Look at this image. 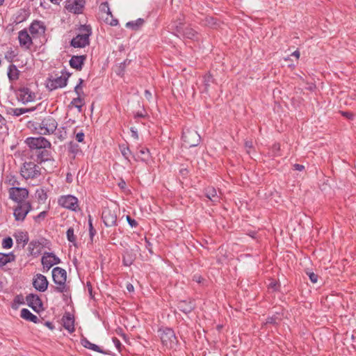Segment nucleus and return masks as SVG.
<instances>
[{"mask_svg":"<svg viewBox=\"0 0 356 356\" xmlns=\"http://www.w3.org/2000/svg\"><path fill=\"white\" fill-rule=\"evenodd\" d=\"M52 277L54 282L56 285L54 290L58 293H63L65 297V293L69 291V286L66 284L67 273L65 270L60 267H56L52 270Z\"/></svg>","mask_w":356,"mask_h":356,"instance_id":"nucleus-1","label":"nucleus"},{"mask_svg":"<svg viewBox=\"0 0 356 356\" xmlns=\"http://www.w3.org/2000/svg\"><path fill=\"white\" fill-rule=\"evenodd\" d=\"M91 35L90 26L83 25L79 29V33L71 41V45L74 47L83 48L90 43L89 37Z\"/></svg>","mask_w":356,"mask_h":356,"instance_id":"nucleus-2","label":"nucleus"},{"mask_svg":"<svg viewBox=\"0 0 356 356\" xmlns=\"http://www.w3.org/2000/svg\"><path fill=\"white\" fill-rule=\"evenodd\" d=\"M58 127V123L54 118L51 116L44 118L40 123L35 127V131L40 135H47L53 134Z\"/></svg>","mask_w":356,"mask_h":356,"instance_id":"nucleus-3","label":"nucleus"},{"mask_svg":"<svg viewBox=\"0 0 356 356\" xmlns=\"http://www.w3.org/2000/svg\"><path fill=\"white\" fill-rule=\"evenodd\" d=\"M20 172L21 175L26 179H36L41 175V168L33 162H25Z\"/></svg>","mask_w":356,"mask_h":356,"instance_id":"nucleus-4","label":"nucleus"},{"mask_svg":"<svg viewBox=\"0 0 356 356\" xmlns=\"http://www.w3.org/2000/svg\"><path fill=\"white\" fill-rule=\"evenodd\" d=\"M183 140L186 147L197 146L200 141V136L197 131L193 129H186L184 130L182 135Z\"/></svg>","mask_w":356,"mask_h":356,"instance_id":"nucleus-5","label":"nucleus"},{"mask_svg":"<svg viewBox=\"0 0 356 356\" xmlns=\"http://www.w3.org/2000/svg\"><path fill=\"white\" fill-rule=\"evenodd\" d=\"M8 193L9 197L17 204L28 202L26 199L28 197L29 191L25 188L12 187L9 189Z\"/></svg>","mask_w":356,"mask_h":356,"instance_id":"nucleus-6","label":"nucleus"},{"mask_svg":"<svg viewBox=\"0 0 356 356\" xmlns=\"http://www.w3.org/2000/svg\"><path fill=\"white\" fill-rule=\"evenodd\" d=\"M161 340L165 346L172 348L177 343L174 331L170 328L160 329L159 330Z\"/></svg>","mask_w":356,"mask_h":356,"instance_id":"nucleus-7","label":"nucleus"},{"mask_svg":"<svg viewBox=\"0 0 356 356\" xmlns=\"http://www.w3.org/2000/svg\"><path fill=\"white\" fill-rule=\"evenodd\" d=\"M27 145L31 148L37 150L46 149L51 146V143L44 137L28 138L26 140Z\"/></svg>","mask_w":356,"mask_h":356,"instance_id":"nucleus-8","label":"nucleus"},{"mask_svg":"<svg viewBox=\"0 0 356 356\" xmlns=\"http://www.w3.org/2000/svg\"><path fill=\"white\" fill-rule=\"evenodd\" d=\"M31 209V205L29 202L17 204V206L14 209L13 213L15 220L17 221H23Z\"/></svg>","mask_w":356,"mask_h":356,"instance_id":"nucleus-9","label":"nucleus"},{"mask_svg":"<svg viewBox=\"0 0 356 356\" xmlns=\"http://www.w3.org/2000/svg\"><path fill=\"white\" fill-rule=\"evenodd\" d=\"M106 226L112 227L116 225L117 213L115 210L111 208H105L102 211V216Z\"/></svg>","mask_w":356,"mask_h":356,"instance_id":"nucleus-10","label":"nucleus"},{"mask_svg":"<svg viewBox=\"0 0 356 356\" xmlns=\"http://www.w3.org/2000/svg\"><path fill=\"white\" fill-rule=\"evenodd\" d=\"M58 204L63 207L75 211L78 207V200L72 195H65L59 198Z\"/></svg>","mask_w":356,"mask_h":356,"instance_id":"nucleus-11","label":"nucleus"},{"mask_svg":"<svg viewBox=\"0 0 356 356\" xmlns=\"http://www.w3.org/2000/svg\"><path fill=\"white\" fill-rule=\"evenodd\" d=\"M60 262V259L51 252H44L42 257V264L47 270H49L54 265Z\"/></svg>","mask_w":356,"mask_h":356,"instance_id":"nucleus-12","label":"nucleus"},{"mask_svg":"<svg viewBox=\"0 0 356 356\" xmlns=\"http://www.w3.org/2000/svg\"><path fill=\"white\" fill-rule=\"evenodd\" d=\"M84 5L85 0H68L65 8L69 12L80 14L83 11Z\"/></svg>","mask_w":356,"mask_h":356,"instance_id":"nucleus-13","label":"nucleus"},{"mask_svg":"<svg viewBox=\"0 0 356 356\" xmlns=\"http://www.w3.org/2000/svg\"><path fill=\"white\" fill-rule=\"evenodd\" d=\"M18 99L24 104L33 102L35 98V95L28 88H21L17 92Z\"/></svg>","mask_w":356,"mask_h":356,"instance_id":"nucleus-14","label":"nucleus"},{"mask_svg":"<svg viewBox=\"0 0 356 356\" xmlns=\"http://www.w3.org/2000/svg\"><path fill=\"white\" fill-rule=\"evenodd\" d=\"M48 284L49 282L47 277L42 274H37L33 280L34 288L41 292H44L47 290Z\"/></svg>","mask_w":356,"mask_h":356,"instance_id":"nucleus-15","label":"nucleus"},{"mask_svg":"<svg viewBox=\"0 0 356 356\" xmlns=\"http://www.w3.org/2000/svg\"><path fill=\"white\" fill-rule=\"evenodd\" d=\"M26 300L29 307H31L35 312H38L42 308V300L39 298L38 295H35L33 293L29 294Z\"/></svg>","mask_w":356,"mask_h":356,"instance_id":"nucleus-16","label":"nucleus"},{"mask_svg":"<svg viewBox=\"0 0 356 356\" xmlns=\"http://www.w3.org/2000/svg\"><path fill=\"white\" fill-rule=\"evenodd\" d=\"M69 74L61 75L59 77L50 80L47 84V87L51 90H55L58 88H63L67 85Z\"/></svg>","mask_w":356,"mask_h":356,"instance_id":"nucleus-17","label":"nucleus"},{"mask_svg":"<svg viewBox=\"0 0 356 356\" xmlns=\"http://www.w3.org/2000/svg\"><path fill=\"white\" fill-rule=\"evenodd\" d=\"M19 44L25 49H28L32 44V39L26 29L22 30L18 33Z\"/></svg>","mask_w":356,"mask_h":356,"instance_id":"nucleus-18","label":"nucleus"},{"mask_svg":"<svg viewBox=\"0 0 356 356\" xmlns=\"http://www.w3.org/2000/svg\"><path fill=\"white\" fill-rule=\"evenodd\" d=\"M44 30L42 23L38 21L33 22L29 27V31L33 37L44 33Z\"/></svg>","mask_w":356,"mask_h":356,"instance_id":"nucleus-19","label":"nucleus"},{"mask_svg":"<svg viewBox=\"0 0 356 356\" xmlns=\"http://www.w3.org/2000/svg\"><path fill=\"white\" fill-rule=\"evenodd\" d=\"M177 31L179 33H182L183 35L186 38L193 40H196L199 39V35H198L197 32H196L191 28L187 27L184 30H182V28L177 26Z\"/></svg>","mask_w":356,"mask_h":356,"instance_id":"nucleus-20","label":"nucleus"},{"mask_svg":"<svg viewBox=\"0 0 356 356\" xmlns=\"http://www.w3.org/2000/svg\"><path fill=\"white\" fill-rule=\"evenodd\" d=\"M205 195L213 203L216 204L220 202V196L216 189L213 187H208L205 189Z\"/></svg>","mask_w":356,"mask_h":356,"instance_id":"nucleus-21","label":"nucleus"},{"mask_svg":"<svg viewBox=\"0 0 356 356\" xmlns=\"http://www.w3.org/2000/svg\"><path fill=\"white\" fill-rule=\"evenodd\" d=\"M35 154L37 156V161L40 163H44L46 161H54L50 158L49 152L46 149L37 150V152H35Z\"/></svg>","mask_w":356,"mask_h":356,"instance_id":"nucleus-22","label":"nucleus"},{"mask_svg":"<svg viewBox=\"0 0 356 356\" xmlns=\"http://www.w3.org/2000/svg\"><path fill=\"white\" fill-rule=\"evenodd\" d=\"M178 308L182 312L187 314L190 313L195 308V304L191 300H181L178 304Z\"/></svg>","mask_w":356,"mask_h":356,"instance_id":"nucleus-23","label":"nucleus"},{"mask_svg":"<svg viewBox=\"0 0 356 356\" xmlns=\"http://www.w3.org/2000/svg\"><path fill=\"white\" fill-rule=\"evenodd\" d=\"M62 321L63 327L70 332H73L74 331V318L70 314L63 316Z\"/></svg>","mask_w":356,"mask_h":356,"instance_id":"nucleus-24","label":"nucleus"},{"mask_svg":"<svg viewBox=\"0 0 356 356\" xmlns=\"http://www.w3.org/2000/svg\"><path fill=\"white\" fill-rule=\"evenodd\" d=\"M84 60V56H74L70 60V66L76 70H81Z\"/></svg>","mask_w":356,"mask_h":356,"instance_id":"nucleus-25","label":"nucleus"},{"mask_svg":"<svg viewBox=\"0 0 356 356\" xmlns=\"http://www.w3.org/2000/svg\"><path fill=\"white\" fill-rule=\"evenodd\" d=\"M21 317L26 321H29L37 323L39 322V318L34 314H33L28 309H22L21 310Z\"/></svg>","mask_w":356,"mask_h":356,"instance_id":"nucleus-26","label":"nucleus"},{"mask_svg":"<svg viewBox=\"0 0 356 356\" xmlns=\"http://www.w3.org/2000/svg\"><path fill=\"white\" fill-rule=\"evenodd\" d=\"M19 71L15 65H10L8 68V76L10 81H13L18 79Z\"/></svg>","mask_w":356,"mask_h":356,"instance_id":"nucleus-27","label":"nucleus"},{"mask_svg":"<svg viewBox=\"0 0 356 356\" xmlns=\"http://www.w3.org/2000/svg\"><path fill=\"white\" fill-rule=\"evenodd\" d=\"M81 344L88 349L92 350L98 353H103L102 350L97 345L92 343L87 339L84 338L81 339Z\"/></svg>","mask_w":356,"mask_h":356,"instance_id":"nucleus-28","label":"nucleus"},{"mask_svg":"<svg viewBox=\"0 0 356 356\" xmlns=\"http://www.w3.org/2000/svg\"><path fill=\"white\" fill-rule=\"evenodd\" d=\"M17 243L19 244H22V246H24L29 241L28 236L26 233L22 232H18L15 235Z\"/></svg>","mask_w":356,"mask_h":356,"instance_id":"nucleus-29","label":"nucleus"},{"mask_svg":"<svg viewBox=\"0 0 356 356\" xmlns=\"http://www.w3.org/2000/svg\"><path fill=\"white\" fill-rule=\"evenodd\" d=\"M29 248L30 249V252L32 255H36L39 254L40 250V243L37 241H31L29 243Z\"/></svg>","mask_w":356,"mask_h":356,"instance_id":"nucleus-30","label":"nucleus"},{"mask_svg":"<svg viewBox=\"0 0 356 356\" xmlns=\"http://www.w3.org/2000/svg\"><path fill=\"white\" fill-rule=\"evenodd\" d=\"M137 156L143 161H147L150 156L149 149L147 148L142 147L137 154Z\"/></svg>","mask_w":356,"mask_h":356,"instance_id":"nucleus-31","label":"nucleus"},{"mask_svg":"<svg viewBox=\"0 0 356 356\" xmlns=\"http://www.w3.org/2000/svg\"><path fill=\"white\" fill-rule=\"evenodd\" d=\"M143 22L144 21L142 19H138L135 22H129L126 24V27L131 28L134 30H137L142 26Z\"/></svg>","mask_w":356,"mask_h":356,"instance_id":"nucleus-32","label":"nucleus"},{"mask_svg":"<svg viewBox=\"0 0 356 356\" xmlns=\"http://www.w3.org/2000/svg\"><path fill=\"white\" fill-rule=\"evenodd\" d=\"M13 259L14 257L13 254L0 253V266H3Z\"/></svg>","mask_w":356,"mask_h":356,"instance_id":"nucleus-33","label":"nucleus"},{"mask_svg":"<svg viewBox=\"0 0 356 356\" xmlns=\"http://www.w3.org/2000/svg\"><path fill=\"white\" fill-rule=\"evenodd\" d=\"M71 104L77 108L79 111L81 112V107L83 104V99L81 98V96H77L76 98L72 99Z\"/></svg>","mask_w":356,"mask_h":356,"instance_id":"nucleus-34","label":"nucleus"},{"mask_svg":"<svg viewBox=\"0 0 356 356\" xmlns=\"http://www.w3.org/2000/svg\"><path fill=\"white\" fill-rule=\"evenodd\" d=\"M33 108L28 109V108H10V111H9V113L13 114L15 116H19L26 112H29L30 111H33Z\"/></svg>","mask_w":356,"mask_h":356,"instance_id":"nucleus-35","label":"nucleus"},{"mask_svg":"<svg viewBox=\"0 0 356 356\" xmlns=\"http://www.w3.org/2000/svg\"><path fill=\"white\" fill-rule=\"evenodd\" d=\"M203 79H204V81H203L204 84L205 86L204 90L207 92L208 90V88L210 86V83L213 81V78L211 74H207L204 75V76L203 77Z\"/></svg>","mask_w":356,"mask_h":356,"instance_id":"nucleus-36","label":"nucleus"},{"mask_svg":"<svg viewBox=\"0 0 356 356\" xmlns=\"http://www.w3.org/2000/svg\"><path fill=\"white\" fill-rule=\"evenodd\" d=\"M67 238L69 241L74 243L76 241V236L74 234V229L70 227L67 231Z\"/></svg>","mask_w":356,"mask_h":356,"instance_id":"nucleus-37","label":"nucleus"},{"mask_svg":"<svg viewBox=\"0 0 356 356\" xmlns=\"http://www.w3.org/2000/svg\"><path fill=\"white\" fill-rule=\"evenodd\" d=\"M120 152H121L122 154L123 155V156L125 159H128L129 155L131 153L129 147H127L125 145H120Z\"/></svg>","mask_w":356,"mask_h":356,"instance_id":"nucleus-38","label":"nucleus"},{"mask_svg":"<svg viewBox=\"0 0 356 356\" xmlns=\"http://www.w3.org/2000/svg\"><path fill=\"white\" fill-rule=\"evenodd\" d=\"M17 56V53L15 52V51L13 50L12 49H10V50H8L6 54H5V58L6 59H7L9 62H12L13 60L14 59V58Z\"/></svg>","mask_w":356,"mask_h":356,"instance_id":"nucleus-39","label":"nucleus"},{"mask_svg":"<svg viewBox=\"0 0 356 356\" xmlns=\"http://www.w3.org/2000/svg\"><path fill=\"white\" fill-rule=\"evenodd\" d=\"M13 246V239L10 237L5 238L2 242V247L6 249H9Z\"/></svg>","mask_w":356,"mask_h":356,"instance_id":"nucleus-40","label":"nucleus"},{"mask_svg":"<svg viewBox=\"0 0 356 356\" xmlns=\"http://www.w3.org/2000/svg\"><path fill=\"white\" fill-rule=\"evenodd\" d=\"M83 82V79H79V83L74 88V92H76L77 96H81L83 94V90H82V86H81Z\"/></svg>","mask_w":356,"mask_h":356,"instance_id":"nucleus-41","label":"nucleus"},{"mask_svg":"<svg viewBox=\"0 0 356 356\" xmlns=\"http://www.w3.org/2000/svg\"><path fill=\"white\" fill-rule=\"evenodd\" d=\"M134 261V259L132 257L128 254V252H126V255L123 257V261L125 266H130Z\"/></svg>","mask_w":356,"mask_h":356,"instance_id":"nucleus-42","label":"nucleus"},{"mask_svg":"<svg viewBox=\"0 0 356 356\" xmlns=\"http://www.w3.org/2000/svg\"><path fill=\"white\" fill-rule=\"evenodd\" d=\"M38 197L40 201L44 202L47 199V194L44 192V190H38L36 192Z\"/></svg>","mask_w":356,"mask_h":356,"instance_id":"nucleus-43","label":"nucleus"},{"mask_svg":"<svg viewBox=\"0 0 356 356\" xmlns=\"http://www.w3.org/2000/svg\"><path fill=\"white\" fill-rule=\"evenodd\" d=\"M70 150L74 154H77L79 152V147L76 144L74 143L73 142H70Z\"/></svg>","mask_w":356,"mask_h":356,"instance_id":"nucleus-44","label":"nucleus"},{"mask_svg":"<svg viewBox=\"0 0 356 356\" xmlns=\"http://www.w3.org/2000/svg\"><path fill=\"white\" fill-rule=\"evenodd\" d=\"M307 275L309 276L310 280L313 283H316L318 281V275L315 274L313 272H307Z\"/></svg>","mask_w":356,"mask_h":356,"instance_id":"nucleus-45","label":"nucleus"},{"mask_svg":"<svg viewBox=\"0 0 356 356\" xmlns=\"http://www.w3.org/2000/svg\"><path fill=\"white\" fill-rule=\"evenodd\" d=\"M47 216V211L40 212L37 216L35 217V220L37 222H40L41 220H43Z\"/></svg>","mask_w":356,"mask_h":356,"instance_id":"nucleus-46","label":"nucleus"},{"mask_svg":"<svg viewBox=\"0 0 356 356\" xmlns=\"http://www.w3.org/2000/svg\"><path fill=\"white\" fill-rule=\"evenodd\" d=\"M84 137H85V136H84V134H83V132L77 133V134H76V136H75L76 140L78 142H79V143H81V142H83V140H84Z\"/></svg>","mask_w":356,"mask_h":356,"instance_id":"nucleus-47","label":"nucleus"},{"mask_svg":"<svg viewBox=\"0 0 356 356\" xmlns=\"http://www.w3.org/2000/svg\"><path fill=\"white\" fill-rule=\"evenodd\" d=\"M340 113H341V115L343 116H344L345 118H346L349 120H352L353 118V114L352 113L347 112V111H340Z\"/></svg>","mask_w":356,"mask_h":356,"instance_id":"nucleus-48","label":"nucleus"},{"mask_svg":"<svg viewBox=\"0 0 356 356\" xmlns=\"http://www.w3.org/2000/svg\"><path fill=\"white\" fill-rule=\"evenodd\" d=\"M113 343H114V344H115V347L117 348V349H118V350H120L121 347H122V343H121V342L120 341V340H119V339H118L117 338H113Z\"/></svg>","mask_w":356,"mask_h":356,"instance_id":"nucleus-49","label":"nucleus"},{"mask_svg":"<svg viewBox=\"0 0 356 356\" xmlns=\"http://www.w3.org/2000/svg\"><path fill=\"white\" fill-rule=\"evenodd\" d=\"M127 222H129V224L131 226V227H135L137 225V222L135 220L132 219L129 216H127Z\"/></svg>","mask_w":356,"mask_h":356,"instance_id":"nucleus-50","label":"nucleus"},{"mask_svg":"<svg viewBox=\"0 0 356 356\" xmlns=\"http://www.w3.org/2000/svg\"><path fill=\"white\" fill-rule=\"evenodd\" d=\"M305 168L304 165L300 164L293 165V169L298 171H302Z\"/></svg>","mask_w":356,"mask_h":356,"instance_id":"nucleus-51","label":"nucleus"},{"mask_svg":"<svg viewBox=\"0 0 356 356\" xmlns=\"http://www.w3.org/2000/svg\"><path fill=\"white\" fill-rule=\"evenodd\" d=\"M131 136L134 138H135V139H138V135L137 131L134 130V128H131Z\"/></svg>","mask_w":356,"mask_h":356,"instance_id":"nucleus-52","label":"nucleus"},{"mask_svg":"<svg viewBox=\"0 0 356 356\" xmlns=\"http://www.w3.org/2000/svg\"><path fill=\"white\" fill-rule=\"evenodd\" d=\"M145 97L147 100L149 101L152 98V93L149 90H146L145 91Z\"/></svg>","mask_w":356,"mask_h":356,"instance_id":"nucleus-53","label":"nucleus"},{"mask_svg":"<svg viewBox=\"0 0 356 356\" xmlns=\"http://www.w3.org/2000/svg\"><path fill=\"white\" fill-rule=\"evenodd\" d=\"M127 289L129 291V292H132L134 291V286L131 284H128L127 285Z\"/></svg>","mask_w":356,"mask_h":356,"instance_id":"nucleus-54","label":"nucleus"},{"mask_svg":"<svg viewBox=\"0 0 356 356\" xmlns=\"http://www.w3.org/2000/svg\"><path fill=\"white\" fill-rule=\"evenodd\" d=\"M291 56H295L297 59H298V58H299V57H300V52H299V51H298V50H297V51H295L291 54Z\"/></svg>","mask_w":356,"mask_h":356,"instance_id":"nucleus-55","label":"nucleus"},{"mask_svg":"<svg viewBox=\"0 0 356 356\" xmlns=\"http://www.w3.org/2000/svg\"><path fill=\"white\" fill-rule=\"evenodd\" d=\"M207 21H208V23L211 24L212 26L216 24V22H214V19L213 17H210V18L207 19Z\"/></svg>","mask_w":356,"mask_h":356,"instance_id":"nucleus-56","label":"nucleus"},{"mask_svg":"<svg viewBox=\"0 0 356 356\" xmlns=\"http://www.w3.org/2000/svg\"><path fill=\"white\" fill-rule=\"evenodd\" d=\"M45 325L50 329V330H53L54 329V325L51 323L50 322H46L45 323Z\"/></svg>","mask_w":356,"mask_h":356,"instance_id":"nucleus-57","label":"nucleus"},{"mask_svg":"<svg viewBox=\"0 0 356 356\" xmlns=\"http://www.w3.org/2000/svg\"><path fill=\"white\" fill-rule=\"evenodd\" d=\"M110 25L111 26H116L118 24V20L117 19H112L110 22H108Z\"/></svg>","mask_w":356,"mask_h":356,"instance_id":"nucleus-58","label":"nucleus"},{"mask_svg":"<svg viewBox=\"0 0 356 356\" xmlns=\"http://www.w3.org/2000/svg\"><path fill=\"white\" fill-rule=\"evenodd\" d=\"M266 323H271V324L275 323V321L273 317H271V318H268Z\"/></svg>","mask_w":356,"mask_h":356,"instance_id":"nucleus-59","label":"nucleus"},{"mask_svg":"<svg viewBox=\"0 0 356 356\" xmlns=\"http://www.w3.org/2000/svg\"><path fill=\"white\" fill-rule=\"evenodd\" d=\"M270 286L272 289H275H275H277V283H275V282H271V283L270 284Z\"/></svg>","mask_w":356,"mask_h":356,"instance_id":"nucleus-60","label":"nucleus"},{"mask_svg":"<svg viewBox=\"0 0 356 356\" xmlns=\"http://www.w3.org/2000/svg\"><path fill=\"white\" fill-rule=\"evenodd\" d=\"M245 147L247 148H251L252 147V143L249 142V141L245 142Z\"/></svg>","mask_w":356,"mask_h":356,"instance_id":"nucleus-61","label":"nucleus"},{"mask_svg":"<svg viewBox=\"0 0 356 356\" xmlns=\"http://www.w3.org/2000/svg\"><path fill=\"white\" fill-rule=\"evenodd\" d=\"M49 1L54 4H58L61 1V0H49Z\"/></svg>","mask_w":356,"mask_h":356,"instance_id":"nucleus-62","label":"nucleus"},{"mask_svg":"<svg viewBox=\"0 0 356 356\" xmlns=\"http://www.w3.org/2000/svg\"><path fill=\"white\" fill-rule=\"evenodd\" d=\"M194 280L197 281V282H200V277H197V276H195Z\"/></svg>","mask_w":356,"mask_h":356,"instance_id":"nucleus-63","label":"nucleus"},{"mask_svg":"<svg viewBox=\"0 0 356 356\" xmlns=\"http://www.w3.org/2000/svg\"><path fill=\"white\" fill-rule=\"evenodd\" d=\"M143 116L144 115L142 113H137L136 115V117H140V118H142Z\"/></svg>","mask_w":356,"mask_h":356,"instance_id":"nucleus-64","label":"nucleus"}]
</instances>
